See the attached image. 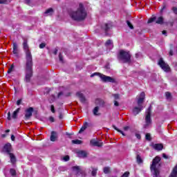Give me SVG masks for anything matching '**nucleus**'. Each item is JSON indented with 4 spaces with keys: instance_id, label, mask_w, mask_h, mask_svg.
Here are the masks:
<instances>
[{
    "instance_id": "obj_1",
    "label": "nucleus",
    "mask_w": 177,
    "mask_h": 177,
    "mask_svg": "<svg viewBox=\"0 0 177 177\" xmlns=\"http://www.w3.org/2000/svg\"><path fill=\"white\" fill-rule=\"evenodd\" d=\"M23 50L25 52L26 55V66H25V78L24 81L28 84L31 82V78H32V75L34 74V71H32V54H31V50H30V46H28V41L27 39H24L22 43Z\"/></svg>"
},
{
    "instance_id": "obj_2",
    "label": "nucleus",
    "mask_w": 177,
    "mask_h": 177,
    "mask_svg": "<svg viewBox=\"0 0 177 177\" xmlns=\"http://www.w3.org/2000/svg\"><path fill=\"white\" fill-rule=\"evenodd\" d=\"M86 16H88V13L86 12L85 7H84V4H82V3L79 4V8L76 11H72L70 13V17L75 21H84V20L86 19Z\"/></svg>"
},
{
    "instance_id": "obj_3",
    "label": "nucleus",
    "mask_w": 177,
    "mask_h": 177,
    "mask_svg": "<svg viewBox=\"0 0 177 177\" xmlns=\"http://www.w3.org/2000/svg\"><path fill=\"white\" fill-rule=\"evenodd\" d=\"M131 53L129 52L124 51V50H120L118 55V60L122 62V63H131Z\"/></svg>"
},
{
    "instance_id": "obj_4",
    "label": "nucleus",
    "mask_w": 177,
    "mask_h": 177,
    "mask_svg": "<svg viewBox=\"0 0 177 177\" xmlns=\"http://www.w3.org/2000/svg\"><path fill=\"white\" fill-rule=\"evenodd\" d=\"M95 75H98V77H100L102 82H111V84H115V79H114L113 77L107 76L106 75H103L100 73H94L91 74V77L92 78L95 77Z\"/></svg>"
},
{
    "instance_id": "obj_5",
    "label": "nucleus",
    "mask_w": 177,
    "mask_h": 177,
    "mask_svg": "<svg viewBox=\"0 0 177 177\" xmlns=\"http://www.w3.org/2000/svg\"><path fill=\"white\" fill-rule=\"evenodd\" d=\"M158 64L160 66V68L165 71V73H169L171 71V67L168 64L165 63L162 58L159 59Z\"/></svg>"
},
{
    "instance_id": "obj_6",
    "label": "nucleus",
    "mask_w": 177,
    "mask_h": 177,
    "mask_svg": "<svg viewBox=\"0 0 177 177\" xmlns=\"http://www.w3.org/2000/svg\"><path fill=\"white\" fill-rule=\"evenodd\" d=\"M151 109H153V106L150 105L147 111V115L145 117V122L147 126H149L150 124H151Z\"/></svg>"
},
{
    "instance_id": "obj_7",
    "label": "nucleus",
    "mask_w": 177,
    "mask_h": 177,
    "mask_svg": "<svg viewBox=\"0 0 177 177\" xmlns=\"http://www.w3.org/2000/svg\"><path fill=\"white\" fill-rule=\"evenodd\" d=\"M25 116L24 120L27 121V120H30L31 117H32V113H34V108L29 107L25 110Z\"/></svg>"
},
{
    "instance_id": "obj_8",
    "label": "nucleus",
    "mask_w": 177,
    "mask_h": 177,
    "mask_svg": "<svg viewBox=\"0 0 177 177\" xmlns=\"http://www.w3.org/2000/svg\"><path fill=\"white\" fill-rule=\"evenodd\" d=\"M160 161H161V158L160 156H156L152 160L150 168H157V164H160Z\"/></svg>"
},
{
    "instance_id": "obj_9",
    "label": "nucleus",
    "mask_w": 177,
    "mask_h": 177,
    "mask_svg": "<svg viewBox=\"0 0 177 177\" xmlns=\"http://www.w3.org/2000/svg\"><path fill=\"white\" fill-rule=\"evenodd\" d=\"M102 30H103L105 32V35H109V30L111 28V24H104L101 26Z\"/></svg>"
},
{
    "instance_id": "obj_10",
    "label": "nucleus",
    "mask_w": 177,
    "mask_h": 177,
    "mask_svg": "<svg viewBox=\"0 0 177 177\" xmlns=\"http://www.w3.org/2000/svg\"><path fill=\"white\" fill-rule=\"evenodd\" d=\"M142 110H143V106L140 105L138 107L135 106L132 110V113L133 115H138V114H139Z\"/></svg>"
},
{
    "instance_id": "obj_11",
    "label": "nucleus",
    "mask_w": 177,
    "mask_h": 177,
    "mask_svg": "<svg viewBox=\"0 0 177 177\" xmlns=\"http://www.w3.org/2000/svg\"><path fill=\"white\" fill-rule=\"evenodd\" d=\"M3 150L7 153V154H11L12 153V144L7 143L3 146Z\"/></svg>"
},
{
    "instance_id": "obj_12",
    "label": "nucleus",
    "mask_w": 177,
    "mask_h": 177,
    "mask_svg": "<svg viewBox=\"0 0 177 177\" xmlns=\"http://www.w3.org/2000/svg\"><path fill=\"white\" fill-rule=\"evenodd\" d=\"M91 145H92V146H95L96 147H102V146H103V142H100L99 141H96L95 140H91L90 141Z\"/></svg>"
},
{
    "instance_id": "obj_13",
    "label": "nucleus",
    "mask_w": 177,
    "mask_h": 177,
    "mask_svg": "<svg viewBox=\"0 0 177 177\" xmlns=\"http://www.w3.org/2000/svg\"><path fill=\"white\" fill-rule=\"evenodd\" d=\"M76 96H77V97H79V99H80V102L82 103H85V102H86V99L85 98V96L84 95V94L81 92H77L76 93Z\"/></svg>"
},
{
    "instance_id": "obj_14",
    "label": "nucleus",
    "mask_w": 177,
    "mask_h": 177,
    "mask_svg": "<svg viewBox=\"0 0 177 177\" xmlns=\"http://www.w3.org/2000/svg\"><path fill=\"white\" fill-rule=\"evenodd\" d=\"M12 53L15 55V56H19V49L17 48V43L14 42L12 44Z\"/></svg>"
},
{
    "instance_id": "obj_15",
    "label": "nucleus",
    "mask_w": 177,
    "mask_h": 177,
    "mask_svg": "<svg viewBox=\"0 0 177 177\" xmlns=\"http://www.w3.org/2000/svg\"><path fill=\"white\" fill-rule=\"evenodd\" d=\"M150 169L151 171H153V177H161V176H160V170L157 169V167H152V168H150Z\"/></svg>"
},
{
    "instance_id": "obj_16",
    "label": "nucleus",
    "mask_w": 177,
    "mask_h": 177,
    "mask_svg": "<svg viewBox=\"0 0 177 177\" xmlns=\"http://www.w3.org/2000/svg\"><path fill=\"white\" fill-rule=\"evenodd\" d=\"M56 139H57V132L54 131H51L50 140L51 142H56Z\"/></svg>"
},
{
    "instance_id": "obj_17",
    "label": "nucleus",
    "mask_w": 177,
    "mask_h": 177,
    "mask_svg": "<svg viewBox=\"0 0 177 177\" xmlns=\"http://www.w3.org/2000/svg\"><path fill=\"white\" fill-rule=\"evenodd\" d=\"M106 102H104V100L97 98L95 100V104L97 106H100V107H104V104Z\"/></svg>"
},
{
    "instance_id": "obj_18",
    "label": "nucleus",
    "mask_w": 177,
    "mask_h": 177,
    "mask_svg": "<svg viewBox=\"0 0 177 177\" xmlns=\"http://www.w3.org/2000/svg\"><path fill=\"white\" fill-rule=\"evenodd\" d=\"M153 149L158 151H161L164 149V145L162 144H155L153 145Z\"/></svg>"
},
{
    "instance_id": "obj_19",
    "label": "nucleus",
    "mask_w": 177,
    "mask_h": 177,
    "mask_svg": "<svg viewBox=\"0 0 177 177\" xmlns=\"http://www.w3.org/2000/svg\"><path fill=\"white\" fill-rule=\"evenodd\" d=\"M169 177H177V164L173 168V169H172V171H171Z\"/></svg>"
},
{
    "instance_id": "obj_20",
    "label": "nucleus",
    "mask_w": 177,
    "mask_h": 177,
    "mask_svg": "<svg viewBox=\"0 0 177 177\" xmlns=\"http://www.w3.org/2000/svg\"><path fill=\"white\" fill-rule=\"evenodd\" d=\"M77 156L78 157H82L83 158H85L88 156V153L85 151H77Z\"/></svg>"
},
{
    "instance_id": "obj_21",
    "label": "nucleus",
    "mask_w": 177,
    "mask_h": 177,
    "mask_svg": "<svg viewBox=\"0 0 177 177\" xmlns=\"http://www.w3.org/2000/svg\"><path fill=\"white\" fill-rule=\"evenodd\" d=\"M20 113V108H17L12 113V118L16 120L17 118V115Z\"/></svg>"
},
{
    "instance_id": "obj_22",
    "label": "nucleus",
    "mask_w": 177,
    "mask_h": 177,
    "mask_svg": "<svg viewBox=\"0 0 177 177\" xmlns=\"http://www.w3.org/2000/svg\"><path fill=\"white\" fill-rule=\"evenodd\" d=\"M10 156V162L12 164H16V156H15V154L13 153H9L8 154Z\"/></svg>"
},
{
    "instance_id": "obj_23",
    "label": "nucleus",
    "mask_w": 177,
    "mask_h": 177,
    "mask_svg": "<svg viewBox=\"0 0 177 177\" xmlns=\"http://www.w3.org/2000/svg\"><path fill=\"white\" fill-rule=\"evenodd\" d=\"M93 113L94 115H100L101 113H99V106H95L93 110Z\"/></svg>"
},
{
    "instance_id": "obj_24",
    "label": "nucleus",
    "mask_w": 177,
    "mask_h": 177,
    "mask_svg": "<svg viewBox=\"0 0 177 177\" xmlns=\"http://www.w3.org/2000/svg\"><path fill=\"white\" fill-rule=\"evenodd\" d=\"M156 23V24H164V17H158Z\"/></svg>"
},
{
    "instance_id": "obj_25",
    "label": "nucleus",
    "mask_w": 177,
    "mask_h": 177,
    "mask_svg": "<svg viewBox=\"0 0 177 177\" xmlns=\"http://www.w3.org/2000/svg\"><path fill=\"white\" fill-rule=\"evenodd\" d=\"M136 161H137L138 164H143V159H142V157H140V155L137 154Z\"/></svg>"
},
{
    "instance_id": "obj_26",
    "label": "nucleus",
    "mask_w": 177,
    "mask_h": 177,
    "mask_svg": "<svg viewBox=\"0 0 177 177\" xmlns=\"http://www.w3.org/2000/svg\"><path fill=\"white\" fill-rule=\"evenodd\" d=\"M112 127H113V129H115V131H117V132H119L123 136H125V133H124V131H122V130L119 129L118 127H116L115 125L113 124Z\"/></svg>"
},
{
    "instance_id": "obj_27",
    "label": "nucleus",
    "mask_w": 177,
    "mask_h": 177,
    "mask_svg": "<svg viewBox=\"0 0 177 177\" xmlns=\"http://www.w3.org/2000/svg\"><path fill=\"white\" fill-rule=\"evenodd\" d=\"M156 20H157V17L153 16L148 19L147 24H150V23H153V21H156Z\"/></svg>"
},
{
    "instance_id": "obj_28",
    "label": "nucleus",
    "mask_w": 177,
    "mask_h": 177,
    "mask_svg": "<svg viewBox=\"0 0 177 177\" xmlns=\"http://www.w3.org/2000/svg\"><path fill=\"white\" fill-rule=\"evenodd\" d=\"M170 50L169 52V56H174V44H170Z\"/></svg>"
},
{
    "instance_id": "obj_29",
    "label": "nucleus",
    "mask_w": 177,
    "mask_h": 177,
    "mask_svg": "<svg viewBox=\"0 0 177 177\" xmlns=\"http://www.w3.org/2000/svg\"><path fill=\"white\" fill-rule=\"evenodd\" d=\"M92 171L91 175L92 176H96L97 174V168L91 167Z\"/></svg>"
},
{
    "instance_id": "obj_30",
    "label": "nucleus",
    "mask_w": 177,
    "mask_h": 177,
    "mask_svg": "<svg viewBox=\"0 0 177 177\" xmlns=\"http://www.w3.org/2000/svg\"><path fill=\"white\" fill-rule=\"evenodd\" d=\"M73 171H76L77 174H80L81 172V169L80 168V166H73L72 167Z\"/></svg>"
},
{
    "instance_id": "obj_31",
    "label": "nucleus",
    "mask_w": 177,
    "mask_h": 177,
    "mask_svg": "<svg viewBox=\"0 0 177 177\" xmlns=\"http://www.w3.org/2000/svg\"><path fill=\"white\" fill-rule=\"evenodd\" d=\"M165 96L167 100H171L172 99V94L168 91L165 93Z\"/></svg>"
},
{
    "instance_id": "obj_32",
    "label": "nucleus",
    "mask_w": 177,
    "mask_h": 177,
    "mask_svg": "<svg viewBox=\"0 0 177 177\" xmlns=\"http://www.w3.org/2000/svg\"><path fill=\"white\" fill-rule=\"evenodd\" d=\"M10 174L11 175V176H16V175H17V173H16V169H10Z\"/></svg>"
},
{
    "instance_id": "obj_33",
    "label": "nucleus",
    "mask_w": 177,
    "mask_h": 177,
    "mask_svg": "<svg viewBox=\"0 0 177 177\" xmlns=\"http://www.w3.org/2000/svg\"><path fill=\"white\" fill-rule=\"evenodd\" d=\"M72 143L73 145H81L82 141L81 140H73Z\"/></svg>"
},
{
    "instance_id": "obj_34",
    "label": "nucleus",
    "mask_w": 177,
    "mask_h": 177,
    "mask_svg": "<svg viewBox=\"0 0 177 177\" xmlns=\"http://www.w3.org/2000/svg\"><path fill=\"white\" fill-rule=\"evenodd\" d=\"M49 13H53V8H50L47 9L45 11L44 15H49Z\"/></svg>"
},
{
    "instance_id": "obj_35",
    "label": "nucleus",
    "mask_w": 177,
    "mask_h": 177,
    "mask_svg": "<svg viewBox=\"0 0 177 177\" xmlns=\"http://www.w3.org/2000/svg\"><path fill=\"white\" fill-rule=\"evenodd\" d=\"M143 102H145V98H142V97H140L138 100V106H142V104L143 103Z\"/></svg>"
},
{
    "instance_id": "obj_36",
    "label": "nucleus",
    "mask_w": 177,
    "mask_h": 177,
    "mask_svg": "<svg viewBox=\"0 0 177 177\" xmlns=\"http://www.w3.org/2000/svg\"><path fill=\"white\" fill-rule=\"evenodd\" d=\"M14 68H15V64H12L7 71L8 74H10V73H12V71H13Z\"/></svg>"
},
{
    "instance_id": "obj_37",
    "label": "nucleus",
    "mask_w": 177,
    "mask_h": 177,
    "mask_svg": "<svg viewBox=\"0 0 177 177\" xmlns=\"http://www.w3.org/2000/svg\"><path fill=\"white\" fill-rule=\"evenodd\" d=\"M145 139L146 140H149L150 142V140H151V136L150 135V133H147L145 135Z\"/></svg>"
},
{
    "instance_id": "obj_38",
    "label": "nucleus",
    "mask_w": 177,
    "mask_h": 177,
    "mask_svg": "<svg viewBox=\"0 0 177 177\" xmlns=\"http://www.w3.org/2000/svg\"><path fill=\"white\" fill-rule=\"evenodd\" d=\"M127 24L131 30H133V25L131 24V21H127Z\"/></svg>"
},
{
    "instance_id": "obj_39",
    "label": "nucleus",
    "mask_w": 177,
    "mask_h": 177,
    "mask_svg": "<svg viewBox=\"0 0 177 177\" xmlns=\"http://www.w3.org/2000/svg\"><path fill=\"white\" fill-rule=\"evenodd\" d=\"M115 100H120V94H113Z\"/></svg>"
},
{
    "instance_id": "obj_40",
    "label": "nucleus",
    "mask_w": 177,
    "mask_h": 177,
    "mask_svg": "<svg viewBox=\"0 0 177 177\" xmlns=\"http://www.w3.org/2000/svg\"><path fill=\"white\" fill-rule=\"evenodd\" d=\"M104 173L110 174V168L109 167H104Z\"/></svg>"
},
{
    "instance_id": "obj_41",
    "label": "nucleus",
    "mask_w": 177,
    "mask_h": 177,
    "mask_svg": "<svg viewBox=\"0 0 177 177\" xmlns=\"http://www.w3.org/2000/svg\"><path fill=\"white\" fill-rule=\"evenodd\" d=\"M120 177H129V171L124 172Z\"/></svg>"
},
{
    "instance_id": "obj_42",
    "label": "nucleus",
    "mask_w": 177,
    "mask_h": 177,
    "mask_svg": "<svg viewBox=\"0 0 177 177\" xmlns=\"http://www.w3.org/2000/svg\"><path fill=\"white\" fill-rule=\"evenodd\" d=\"M109 45H111V39H108V40L105 42V46H109Z\"/></svg>"
},
{
    "instance_id": "obj_43",
    "label": "nucleus",
    "mask_w": 177,
    "mask_h": 177,
    "mask_svg": "<svg viewBox=\"0 0 177 177\" xmlns=\"http://www.w3.org/2000/svg\"><path fill=\"white\" fill-rule=\"evenodd\" d=\"M45 46H46V44H45V43H41L39 44V48L40 49H44V48H45Z\"/></svg>"
},
{
    "instance_id": "obj_44",
    "label": "nucleus",
    "mask_w": 177,
    "mask_h": 177,
    "mask_svg": "<svg viewBox=\"0 0 177 177\" xmlns=\"http://www.w3.org/2000/svg\"><path fill=\"white\" fill-rule=\"evenodd\" d=\"M63 160H64L65 161H70V156L68 155H66L63 158Z\"/></svg>"
},
{
    "instance_id": "obj_45",
    "label": "nucleus",
    "mask_w": 177,
    "mask_h": 177,
    "mask_svg": "<svg viewBox=\"0 0 177 177\" xmlns=\"http://www.w3.org/2000/svg\"><path fill=\"white\" fill-rule=\"evenodd\" d=\"M171 10L174 13V15H177V8L176 7H172Z\"/></svg>"
},
{
    "instance_id": "obj_46",
    "label": "nucleus",
    "mask_w": 177,
    "mask_h": 177,
    "mask_svg": "<svg viewBox=\"0 0 177 177\" xmlns=\"http://www.w3.org/2000/svg\"><path fill=\"white\" fill-rule=\"evenodd\" d=\"M59 62H62V63H63V55H62V53L59 54Z\"/></svg>"
},
{
    "instance_id": "obj_47",
    "label": "nucleus",
    "mask_w": 177,
    "mask_h": 177,
    "mask_svg": "<svg viewBox=\"0 0 177 177\" xmlns=\"http://www.w3.org/2000/svg\"><path fill=\"white\" fill-rule=\"evenodd\" d=\"M140 97H141V98H142V99H145V97H146V93H145V92H142L141 93H140Z\"/></svg>"
},
{
    "instance_id": "obj_48",
    "label": "nucleus",
    "mask_w": 177,
    "mask_h": 177,
    "mask_svg": "<svg viewBox=\"0 0 177 177\" xmlns=\"http://www.w3.org/2000/svg\"><path fill=\"white\" fill-rule=\"evenodd\" d=\"M85 129H86L85 127H84V126H82L80 129V130L79 131V133H82V132H84V131H85Z\"/></svg>"
},
{
    "instance_id": "obj_49",
    "label": "nucleus",
    "mask_w": 177,
    "mask_h": 177,
    "mask_svg": "<svg viewBox=\"0 0 177 177\" xmlns=\"http://www.w3.org/2000/svg\"><path fill=\"white\" fill-rule=\"evenodd\" d=\"M21 102H23L22 99H19L17 101V106H20L21 104Z\"/></svg>"
},
{
    "instance_id": "obj_50",
    "label": "nucleus",
    "mask_w": 177,
    "mask_h": 177,
    "mask_svg": "<svg viewBox=\"0 0 177 177\" xmlns=\"http://www.w3.org/2000/svg\"><path fill=\"white\" fill-rule=\"evenodd\" d=\"M50 110H51L52 113H56V111L55 110V106L54 105L50 106Z\"/></svg>"
},
{
    "instance_id": "obj_51",
    "label": "nucleus",
    "mask_w": 177,
    "mask_h": 177,
    "mask_svg": "<svg viewBox=\"0 0 177 177\" xmlns=\"http://www.w3.org/2000/svg\"><path fill=\"white\" fill-rule=\"evenodd\" d=\"M7 120H8V121H10V120H12V116L10 115V112L8 113Z\"/></svg>"
},
{
    "instance_id": "obj_52",
    "label": "nucleus",
    "mask_w": 177,
    "mask_h": 177,
    "mask_svg": "<svg viewBox=\"0 0 177 177\" xmlns=\"http://www.w3.org/2000/svg\"><path fill=\"white\" fill-rule=\"evenodd\" d=\"M136 137L137 139H138L139 140H140V139H142V136H140V134H139V133H136Z\"/></svg>"
},
{
    "instance_id": "obj_53",
    "label": "nucleus",
    "mask_w": 177,
    "mask_h": 177,
    "mask_svg": "<svg viewBox=\"0 0 177 177\" xmlns=\"http://www.w3.org/2000/svg\"><path fill=\"white\" fill-rule=\"evenodd\" d=\"M88 122H85L82 127L86 129L88 128Z\"/></svg>"
},
{
    "instance_id": "obj_54",
    "label": "nucleus",
    "mask_w": 177,
    "mask_h": 177,
    "mask_svg": "<svg viewBox=\"0 0 177 177\" xmlns=\"http://www.w3.org/2000/svg\"><path fill=\"white\" fill-rule=\"evenodd\" d=\"M49 120L50 121V122H55V118L50 116V117L49 118Z\"/></svg>"
},
{
    "instance_id": "obj_55",
    "label": "nucleus",
    "mask_w": 177,
    "mask_h": 177,
    "mask_svg": "<svg viewBox=\"0 0 177 177\" xmlns=\"http://www.w3.org/2000/svg\"><path fill=\"white\" fill-rule=\"evenodd\" d=\"M162 34L165 37H168V34L167 33V30H162Z\"/></svg>"
},
{
    "instance_id": "obj_56",
    "label": "nucleus",
    "mask_w": 177,
    "mask_h": 177,
    "mask_svg": "<svg viewBox=\"0 0 177 177\" xmlns=\"http://www.w3.org/2000/svg\"><path fill=\"white\" fill-rule=\"evenodd\" d=\"M8 2V0H0V4L2 5L3 3H6Z\"/></svg>"
},
{
    "instance_id": "obj_57",
    "label": "nucleus",
    "mask_w": 177,
    "mask_h": 177,
    "mask_svg": "<svg viewBox=\"0 0 177 177\" xmlns=\"http://www.w3.org/2000/svg\"><path fill=\"white\" fill-rule=\"evenodd\" d=\"M114 106H115V107H118V106H120V103H118V102H117V100H115V101H114Z\"/></svg>"
},
{
    "instance_id": "obj_58",
    "label": "nucleus",
    "mask_w": 177,
    "mask_h": 177,
    "mask_svg": "<svg viewBox=\"0 0 177 177\" xmlns=\"http://www.w3.org/2000/svg\"><path fill=\"white\" fill-rule=\"evenodd\" d=\"M166 8H167V6H165V4H164L163 7L160 10V13H162V12H164V9H165Z\"/></svg>"
},
{
    "instance_id": "obj_59",
    "label": "nucleus",
    "mask_w": 177,
    "mask_h": 177,
    "mask_svg": "<svg viewBox=\"0 0 177 177\" xmlns=\"http://www.w3.org/2000/svg\"><path fill=\"white\" fill-rule=\"evenodd\" d=\"M59 120H63V113H59Z\"/></svg>"
},
{
    "instance_id": "obj_60",
    "label": "nucleus",
    "mask_w": 177,
    "mask_h": 177,
    "mask_svg": "<svg viewBox=\"0 0 177 177\" xmlns=\"http://www.w3.org/2000/svg\"><path fill=\"white\" fill-rule=\"evenodd\" d=\"M60 96H63V92H62V91L58 93L57 97L59 98V97H60Z\"/></svg>"
},
{
    "instance_id": "obj_61",
    "label": "nucleus",
    "mask_w": 177,
    "mask_h": 177,
    "mask_svg": "<svg viewBox=\"0 0 177 177\" xmlns=\"http://www.w3.org/2000/svg\"><path fill=\"white\" fill-rule=\"evenodd\" d=\"M162 157H163V158H165L166 160H167V158H168V156H167V154H165V153H162Z\"/></svg>"
},
{
    "instance_id": "obj_62",
    "label": "nucleus",
    "mask_w": 177,
    "mask_h": 177,
    "mask_svg": "<svg viewBox=\"0 0 177 177\" xmlns=\"http://www.w3.org/2000/svg\"><path fill=\"white\" fill-rule=\"evenodd\" d=\"M129 129V126H126L124 127V131H127Z\"/></svg>"
},
{
    "instance_id": "obj_63",
    "label": "nucleus",
    "mask_w": 177,
    "mask_h": 177,
    "mask_svg": "<svg viewBox=\"0 0 177 177\" xmlns=\"http://www.w3.org/2000/svg\"><path fill=\"white\" fill-rule=\"evenodd\" d=\"M53 55H57V48H55L53 51Z\"/></svg>"
},
{
    "instance_id": "obj_64",
    "label": "nucleus",
    "mask_w": 177,
    "mask_h": 177,
    "mask_svg": "<svg viewBox=\"0 0 177 177\" xmlns=\"http://www.w3.org/2000/svg\"><path fill=\"white\" fill-rule=\"evenodd\" d=\"M49 92H50V88H47L46 90V92H45V93H49Z\"/></svg>"
}]
</instances>
